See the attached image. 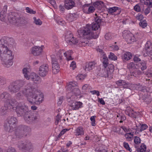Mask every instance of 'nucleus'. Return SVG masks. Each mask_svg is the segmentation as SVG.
Instances as JSON below:
<instances>
[{"instance_id":"obj_49","label":"nucleus","mask_w":152,"mask_h":152,"mask_svg":"<svg viewBox=\"0 0 152 152\" xmlns=\"http://www.w3.org/2000/svg\"><path fill=\"white\" fill-rule=\"evenodd\" d=\"M134 142L136 144H139L141 142V139L138 137L135 136L134 137Z\"/></svg>"},{"instance_id":"obj_15","label":"nucleus","mask_w":152,"mask_h":152,"mask_svg":"<svg viewBox=\"0 0 152 152\" xmlns=\"http://www.w3.org/2000/svg\"><path fill=\"white\" fill-rule=\"evenodd\" d=\"M100 24L95 23H92L91 25H87L86 28H85V31H84V32H85L86 31H87L88 33L89 34L90 32V30L96 31L98 30Z\"/></svg>"},{"instance_id":"obj_10","label":"nucleus","mask_w":152,"mask_h":152,"mask_svg":"<svg viewBox=\"0 0 152 152\" xmlns=\"http://www.w3.org/2000/svg\"><path fill=\"white\" fill-rule=\"evenodd\" d=\"M92 31L90 30V32L88 34L87 31H86L85 32V29L79 30L78 31V33L79 34V37H83L84 38H86L87 39H91L93 38L94 39H96L98 38L99 36V32L98 34L96 33H94L92 32Z\"/></svg>"},{"instance_id":"obj_16","label":"nucleus","mask_w":152,"mask_h":152,"mask_svg":"<svg viewBox=\"0 0 152 152\" xmlns=\"http://www.w3.org/2000/svg\"><path fill=\"white\" fill-rule=\"evenodd\" d=\"M69 35V37H67V43L69 44L72 45L73 43L74 44L77 43L78 42L77 40H75L74 39V38L72 33L70 31H67V37Z\"/></svg>"},{"instance_id":"obj_54","label":"nucleus","mask_w":152,"mask_h":152,"mask_svg":"<svg viewBox=\"0 0 152 152\" xmlns=\"http://www.w3.org/2000/svg\"><path fill=\"white\" fill-rule=\"evenodd\" d=\"M5 83V79L3 77L0 76V85H3Z\"/></svg>"},{"instance_id":"obj_56","label":"nucleus","mask_w":152,"mask_h":152,"mask_svg":"<svg viewBox=\"0 0 152 152\" xmlns=\"http://www.w3.org/2000/svg\"><path fill=\"white\" fill-rule=\"evenodd\" d=\"M95 23L100 24L102 21V20L99 17H96L94 18Z\"/></svg>"},{"instance_id":"obj_39","label":"nucleus","mask_w":152,"mask_h":152,"mask_svg":"<svg viewBox=\"0 0 152 152\" xmlns=\"http://www.w3.org/2000/svg\"><path fill=\"white\" fill-rule=\"evenodd\" d=\"M6 12H4L2 11L0 12V20L1 21H4L5 20V18L6 17Z\"/></svg>"},{"instance_id":"obj_30","label":"nucleus","mask_w":152,"mask_h":152,"mask_svg":"<svg viewBox=\"0 0 152 152\" xmlns=\"http://www.w3.org/2000/svg\"><path fill=\"white\" fill-rule=\"evenodd\" d=\"M9 106H10L9 105L5 104L4 106L1 107L0 109V112L1 113L2 115H4L6 113L8 108Z\"/></svg>"},{"instance_id":"obj_6","label":"nucleus","mask_w":152,"mask_h":152,"mask_svg":"<svg viewBox=\"0 0 152 152\" xmlns=\"http://www.w3.org/2000/svg\"><path fill=\"white\" fill-rule=\"evenodd\" d=\"M30 130V128L24 125H20L18 126L15 131V135L17 138L20 139L23 137L24 134Z\"/></svg>"},{"instance_id":"obj_50","label":"nucleus","mask_w":152,"mask_h":152,"mask_svg":"<svg viewBox=\"0 0 152 152\" xmlns=\"http://www.w3.org/2000/svg\"><path fill=\"white\" fill-rule=\"evenodd\" d=\"M95 10V9L92 6H91L89 7L88 10V12H86L87 14H90L91 13L93 12Z\"/></svg>"},{"instance_id":"obj_33","label":"nucleus","mask_w":152,"mask_h":152,"mask_svg":"<svg viewBox=\"0 0 152 152\" xmlns=\"http://www.w3.org/2000/svg\"><path fill=\"white\" fill-rule=\"evenodd\" d=\"M67 102H68V105L72 107L73 110H74V107H75L76 102L75 101L71 100L69 98H67Z\"/></svg>"},{"instance_id":"obj_7","label":"nucleus","mask_w":152,"mask_h":152,"mask_svg":"<svg viewBox=\"0 0 152 152\" xmlns=\"http://www.w3.org/2000/svg\"><path fill=\"white\" fill-rule=\"evenodd\" d=\"M26 81L23 80H17L9 86V90L12 93L17 92L26 84Z\"/></svg>"},{"instance_id":"obj_42","label":"nucleus","mask_w":152,"mask_h":152,"mask_svg":"<svg viewBox=\"0 0 152 152\" xmlns=\"http://www.w3.org/2000/svg\"><path fill=\"white\" fill-rule=\"evenodd\" d=\"M139 25L142 28H144L147 26V23L145 20H141L139 23Z\"/></svg>"},{"instance_id":"obj_46","label":"nucleus","mask_w":152,"mask_h":152,"mask_svg":"<svg viewBox=\"0 0 152 152\" xmlns=\"http://www.w3.org/2000/svg\"><path fill=\"white\" fill-rule=\"evenodd\" d=\"M118 9V7H114L111 8H110L108 9V11L109 12L111 13L115 12Z\"/></svg>"},{"instance_id":"obj_48","label":"nucleus","mask_w":152,"mask_h":152,"mask_svg":"<svg viewBox=\"0 0 152 152\" xmlns=\"http://www.w3.org/2000/svg\"><path fill=\"white\" fill-rule=\"evenodd\" d=\"M26 12L31 14H35L36 13L35 11H34L33 10L30 9L29 7H26Z\"/></svg>"},{"instance_id":"obj_36","label":"nucleus","mask_w":152,"mask_h":152,"mask_svg":"<svg viewBox=\"0 0 152 152\" xmlns=\"http://www.w3.org/2000/svg\"><path fill=\"white\" fill-rule=\"evenodd\" d=\"M23 73L24 74V77L26 79L29 76L28 74L29 73V69L28 67L24 68L22 70Z\"/></svg>"},{"instance_id":"obj_12","label":"nucleus","mask_w":152,"mask_h":152,"mask_svg":"<svg viewBox=\"0 0 152 152\" xmlns=\"http://www.w3.org/2000/svg\"><path fill=\"white\" fill-rule=\"evenodd\" d=\"M38 93H39V92L34 94V97L29 100V102L31 104L39 105L42 103L43 100V96L41 95L38 96Z\"/></svg>"},{"instance_id":"obj_59","label":"nucleus","mask_w":152,"mask_h":152,"mask_svg":"<svg viewBox=\"0 0 152 152\" xmlns=\"http://www.w3.org/2000/svg\"><path fill=\"white\" fill-rule=\"evenodd\" d=\"M90 92L92 94H96L98 96L100 95L99 92V91L94 90L93 91H91Z\"/></svg>"},{"instance_id":"obj_38","label":"nucleus","mask_w":152,"mask_h":152,"mask_svg":"<svg viewBox=\"0 0 152 152\" xmlns=\"http://www.w3.org/2000/svg\"><path fill=\"white\" fill-rule=\"evenodd\" d=\"M34 23L37 25L40 26L42 25V22L40 19H37L36 17L33 18Z\"/></svg>"},{"instance_id":"obj_61","label":"nucleus","mask_w":152,"mask_h":152,"mask_svg":"<svg viewBox=\"0 0 152 152\" xmlns=\"http://www.w3.org/2000/svg\"><path fill=\"white\" fill-rule=\"evenodd\" d=\"M70 67H72L73 70H74L76 67L75 62L74 61H72L70 65Z\"/></svg>"},{"instance_id":"obj_31","label":"nucleus","mask_w":152,"mask_h":152,"mask_svg":"<svg viewBox=\"0 0 152 152\" xmlns=\"http://www.w3.org/2000/svg\"><path fill=\"white\" fill-rule=\"evenodd\" d=\"M146 148V145L142 143L140 146V148L137 149V152H145Z\"/></svg>"},{"instance_id":"obj_60","label":"nucleus","mask_w":152,"mask_h":152,"mask_svg":"<svg viewBox=\"0 0 152 152\" xmlns=\"http://www.w3.org/2000/svg\"><path fill=\"white\" fill-rule=\"evenodd\" d=\"M133 61L135 63H137L141 61V59L138 56H135L133 58Z\"/></svg>"},{"instance_id":"obj_2","label":"nucleus","mask_w":152,"mask_h":152,"mask_svg":"<svg viewBox=\"0 0 152 152\" xmlns=\"http://www.w3.org/2000/svg\"><path fill=\"white\" fill-rule=\"evenodd\" d=\"M22 92L27 98V100L29 102V100L34 97V94L38 93V91L33 86L32 84L29 83L25 86V88L22 91Z\"/></svg>"},{"instance_id":"obj_21","label":"nucleus","mask_w":152,"mask_h":152,"mask_svg":"<svg viewBox=\"0 0 152 152\" xmlns=\"http://www.w3.org/2000/svg\"><path fill=\"white\" fill-rule=\"evenodd\" d=\"M132 56V54L131 53L126 52L122 55L121 57L123 61H125L130 60Z\"/></svg>"},{"instance_id":"obj_37","label":"nucleus","mask_w":152,"mask_h":152,"mask_svg":"<svg viewBox=\"0 0 152 152\" xmlns=\"http://www.w3.org/2000/svg\"><path fill=\"white\" fill-rule=\"evenodd\" d=\"M23 95H24L21 91H20L15 94V97L17 99L20 100L23 99Z\"/></svg>"},{"instance_id":"obj_43","label":"nucleus","mask_w":152,"mask_h":152,"mask_svg":"<svg viewBox=\"0 0 152 152\" xmlns=\"http://www.w3.org/2000/svg\"><path fill=\"white\" fill-rule=\"evenodd\" d=\"M127 67L129 69H135L137 68L135 64L133 62H131L128 64Z\"/></svg>"},{"instance_id":"obj_3","label":"nucleus","mask_w":152,"mask_h":152,"mask_svg":"<svg viewBox=\"0 0 152 152\" xmlns=\"http://www.w3.org/2000/svg\"><path fill=\"white\" fill-rule=\"evenodd\" d=\"M11 95L7 92H4L0 94V101L4 99L5 104L14 107L17 103V101L15 98L11 97Z\"/></svg>"},{"instance_id":"obj_34","label":"nucleus","mask_w":152,"mask_h":152,"mask_svg":"<svg viewBox=\"0 0 152 152\" xmlns=\"http://www.w3.org/2000/svg\"><path fill=\"white\" fill-rule=\"evenodd\" d=\"M78 17V15L76 13H73L70 14L68 16V20L69 22H71L73 21L74 19Z\"/></svg>"},{"instance_id":"obj_19","label":"nucleus","mask_w":152,"mask_h":152,"mask_svg":"<svg viewBox=\"0 0 152 152\" xmlns=\"http://www.w3.org/2000/svg\"><path fill=\"white\" fill-rule=\"evenodd\" d=\"M40 78V77L37 74L34 72H32L31 73L26 79L34 81L35 83H37L39 80Z\"/></svg>"},{"instance_id":"obj_14","label":"nucleus","mask_w":152,"mask_h":152,"mask_svg":"<svg viewBox=\"0 0 152 152\" xmlns=\"http://www.w3.org/2000/svg\"><path fill=\"white\" fill-rule=\"evenodd\" d=\"M49 71L48 65L46 64H43L39 68V74L41 76L45 77L48 74Z\"/></svg>"},{"instance_id":"obj_41","label":"nucleus","mask_w":152,"mask_h":152,"mask_svg":"<svg viewBox=\"0 0 152 152\" xmlns=\"http://www.w3.org/2000/svg\"><path fill=\"white\" fill-rule=\"evenodd\" d=\"M66 0H65V3L64 5H62L61 4L59 6L60 10L62 13H64V12L65 8L66 9Z\"/></svg>"},{"instance_id":"obj_20","label":"nucleus","mask_w":152,"mask_h":152,"mask_svg":"<svg viewBox=\"0 0 152 152\" xmlns=\"http://www.w3.org/2000/svg\"><path fill=\"white\" fill-rule=\"evenodd\" d=\"M137 84H133L130 83L128 82H126V81L124 82V83L123 84V87L124 88H126L129 89L131 90H133L134 89V88L136 86H137Z\"/></svg>"},{"instance_id":"obj_40","label":"nucleus","mask_w":152,"mask_h":152,"mask_svg":"<svg viewBox=\"0 0 152 152\" xmlns=\"http://www.w3.org/2000/svg\"><path fill=\"white\" fill-rule=\"evenodd\" d=\"M103 59L104 60L103 62V64L104 68H106L108 64V59L107 57L106 56H104L103 57Z\"/></svg>"},{"instance_id":"obj_64","label":"nucleus","mask_w":152,"mask_h":152,"mask_svg":"<svg viewBox=\"0 0 152 152\" xmlns=\"http://www.w3.org/2000/svg\"><path fill=\"white\" fill-rule=\"evenodd\" d=\"M6 152H16L15 149L13 147H9Z\"/></svg>"},{"instance_id":"obj_4","label":"nucleus","mask_w":152,"mask_h":152,"mask_svg":"<svg viewBox=\"0 0 152 152\" xmlns=\"http://www.w3.org/2000/svg\"><path fill=\"white\" fill-rule=\"evenodd\" d=\"M18 121L17 118L14 117H8L7 121L4 124L5 130L8 132H12L16 127L18 124Z\"/></svg>"},{"instance_id":"obj_32","label":"nucleus","mask_w":152,"mask_h":152,"mask_svg":"<svg viewBox=\"0 0 152 152\" xmlns=\"http://www.w3.org/2000/svg\"><path fill=\"white\" fill-rule=\"evenodd\" d=\"M75 133L77 135H83L84 133L83 128L81 127H78L75 130Z\"/></svg>"},{"instance_id":"obj_57","label":"nucleus","mask_w":152,"mask_h":152,"mask_svg":"<svg viewBox=\"0 0 152 152\" xmlns=\"http://www.w3.org/2000/svg\"><path fill=\"white\" fill-rule=\"evenodd\" d=\"M61 116H60L59 114H58L56 116V121L55 122V124L56 125L58 124V122L59 121H60V117Z\"/></svg>"},{"instance_id":"obj_9","label":"nucleus","mask_w":152,"mask_h":152,"mask_svg":"<svg viewBox=\"0 0 152 152\" xmlns=\"http://www.w3.org/2000/svg\"><path fill=\"white\" fill-rule=\"evenodd\" d=\"M23 118L26 123L31 124L38 121L40 116L37 113H32L29 111Z\"/></svg>"},{"instance_id":"obj_58","label":"nucleus","mask_w":152,"mask_h":152,"mask_svg":"<svg viewBox=\"0 0 152 152\" xmlns=\"http://www.w3.org/2000/svg\"><path fill=\"white\" fill-rule=\"evenodd\" d=\"M123 145L124 147L127 150L130 151L131 150V148H130L129 145L128 143L125 142H124Z\"/></svg>"},{"instance_id":"obj_24","label":"nucleus","mask_w":152,"mask_h":152,"mask_svg":"<svg viewBox=\"0 0 152 152\" xmlns=\"http://www.w3.org/2000/svg\"><path fill=\"white\" fill-rule=\"evenodd\" d=\"M94 6L98 8L99 10H101L102 7L104 6V3L102 1H96L93 4Z\"/></svg>"},{"instance_id":"obj_1","label":"nucleus","mask_w":152,"mask_h":152,"mask_svg":"<svg viewBox=\"0 0 152 152\" xmlns=\"http://www.w3.org/2000/svg\"><path fill=\"white\" fill-rule=\"evenodd\" d=\"M14 42L13 38L7 37H4L0 40V58L2 64L7 67H10L13 64L12 60L14 57L8 46L13 44Z\"/></svg>"},{"instance_id":"obj_51","label":"nucleus","mask_w":152,"mask_h":152,"mask_svg":"<svg viewBox=\"0 0 152 152\" xmlns=\"http://www.w3.org/2000/svg\"><path fill=\"white\" fill-rule=\"evenodd\" d=\"M82 104L81 102H76V104L75 106V107H74V110H76L79 109L81 107V106Z\"/></svg>"},{"instance_id":"obj_13","label":"nucleus","mask_w":152,"mask_h":152,"mask_svg":"<svg viewBox=\"0 0 152 152\" xmlns=\"http://www.w3.org/2000/svg\"><path fill=\"white\" fill-rule=\"evenodd\" d=\"M123 36L129 43H131L135 41V38L134 34L129 31H124L123 33Z\"/></svg>"},{"instance_id":"obj_28","label":"nucleus","mask_w":152,"mask_h":152,"mask_svg":"<svg viewBox=\"0 0 152 152\" xmlns=\"http://www.w3.org/2000/svg\"><path fill=\"white\" fill-rule=\"evenodd\" d=\"M64 55L66 58V53L64 52L63 50L58 51L57 53V57L59 58L60 60H62L63 55Z\"/></svg>"},{"instance_id":"obj_5","label":"nucleus","mask_w":152,"mask_h":152,"mask_svg":"<svg viewBox=\"0 0 152 152\" xmlns=\"http://www.w3.org/2000/svg\"><path fill=\"white\" fill-rule=\"evenodd\" d=\"M29 111L28 106L25 105L24 103L21 102H17L16 111L18 116L23 117Z\"/></svg>"},{"instance_id":"obj_35","label":"nucleus","mask_w":152,"mask_h":152,"mask_svg":"<svg viewBox=\"0 0 152 152\" xmlns=\"http://www.w3.org/2000/svg\"><path fill=\"white\" fill-rule=\"evenodd\" d=\"M70 93H72V94H74L77 95H79L81 94V92L78 88H75V87L73 90H72V91H70Z\"/></svg>"},{"instance_id":"obj_55","label":"nucleus","mask_w":152,"mask_h":152,"mask_svg":"<svg viewBox=\"0 0 152 152\" xmlns=\"http://www.w3.org/2000/svg\"><path fill=\"white\" fill-rule=\"evenodd\" d=\"M134 10L137 12H139L141 11V8L140 5L137 4L134 7Z\"/></svg>"},{"instance_id":"obj_26","label":"nucleus","mask_w":152,"mask_h":152,"mask_svg":"<svg viewBox=\"0 0 152 152\" xmlns=\"http://www.w3.org/2000/svg\"><path fill=\"white\" fill-rule=\"evenodd\" d=\"M95 64L94 62H90L87 63L86 65V70L89 71L91 70L95 67Z\"/></svg>"},{"instance_id":"obj_29","label":"nucleus","mask_w":152,"mask_h":152,"mask_svg":"<svg viewBox=\"0 0 152 152\" xmlns=\"http://www.w3.org/2000/svg\"><path fill=\"white\" fill-rule=\"evenodd\" d=\"M108 68L106 69L107 71L110 74V75L112 74L114 70V67L112 64H110L108 65Z\"/></svg>"},{"instance_id":"obj_18","label":"nucleus","mask_w":152,"mask_h":152,"mask_svg":"<svg viewBox=\"0 0 152 152\" xmlns=\"http://www.w3.org/2000/svg\"><path fill=\"white\" fill-rule=\"evenodd\" d=\"M44 46H41V47L35 46L33 47L32 49V53L35 56L39 55L42 51Z\"/></svg>"},{"instance_id":"obj_63","label":"nucleus","mask_w":152,"mask_h":152,"mask_svg":"<svg viewBox=\"0 0 152 152\" xmlns=\"http://www.w3.org/2000/svg\"><path fill=\"white\" fill-rule=\"evenodd\" d=\"M144 18L142 14H138L136 16L137 19L139 20H142V19Z\"/></svg>"},{"instance_id":"obj_53","label":"nucleus","mask_w":152,"mask_h":152,"mask_svg":"<svg viewBox=\"0 0 152 152\" xmlns=\"http://www.w3.org/2000/svg\"><path fill=\"white\" fill-rule=\"evenodd\" d=\"M148 127V126L145 124H142L141 126L140 132H141L146 129Z\"/></svg>"},{"instance_id":"obj_27","label":"nucleus","mask_w":152,"mask_h":152,"mask_svg":"<svg viewBox=\"0 0 152 152\" xmlns=\"http://www.w3.org/2000/svg\"><path fill=\"white\" fill-rule=\"evenodd\" d=\"M75 4L74 1L72 0H67V10L72 9L75 7Z\"/></svg>"},{"instance_id":"obj_11","label":"nucleus","mask_w":152,"mask_h":152,"mask_svg":"<svg viewBox=\"0 0 152 152\" xmlns=\"http://www.w3.org/2000/svg\"><path fill=\"white\" fill-rule=\"evenodd\" d=\"M51 58L52 72L53 74H56L59 71V64L54 56H51Z\"/></svg>"},{"instance_id":"obj_25","label":"nucleus","mask_w":152,"mask_h":152,"mask_svg":"<svg viewBox=\"0 0 152 152\" xmlns=\"http://www.w3.org/2000/svg\"><path fill=\"white\" fill-rule=\"evenodd\" d=\"M136 66H139L138 67H140L142 71H144L147 68L146 65V62L143 60L141 62L138 64H136Z\"/></svg>"},{"instance_id":"obj_22","label":"nucleus","mask_w":152,"mask_h":152,"mask_svg":"<svg viewBox=\"0 0 152 152\" xmlns=\"http://www.w3.org/2000/svg\"><path fill=\"white\" fill-rule=\"evenodd\" d=\"M78 83L76 82L73 81L69 82V84L67 86V91H72L75 87L77 86Z\"/></svg>"},{"instance_id":"obj_17","label":"nucleus","mask_w":152,"mask_h":152,"mask_svg":"<svg viewBox=\"0 0 152 152\" xmlns=\"http://www.w3.org/2000/svg\"><path fill=\"white\" fill-rule=\"evenodd\" d=\"M145 50L148 55H152V43L147 41L145 45Z\"/></svg>"},{"instance_id":"obj_62","label":"nucleus","mask_w":152,"mask_h":152,"mask_svg":"<svg viewBox=\"0 0 152 152\" xmlns=\"http://www.w3.org/2000/svg\"><path fill=\"white\" fill-rule=\"evenodd\" d=\"M9 21L12 23H15L16 21V18L14 15V17H12V18H10V19H9L8 20Z\"/></svg>"},{"instance_id":"obj_23","label":"nucleus","mask_w":152,"mask_h":152,"mask_svg":"<svg viewBox=\"0 0 152 152\" xmlns=\"http://www.w3.org/2000/svg\"><path fill=\"white\" fill-rule=\"evenodd\" d=\"M99 76L102 77H108L110 75V74L106 70V68H104L103 69L101 70L99 73Z\"/></svg>"},{"instance_id":"obj_52","label":"nucleus","mask_w":152,"mask_h":152,"mask_svg":"<svg viewBox=\"0 0 152 152\" xmlns=\"http://www.w3.org/2000/svg\"><path fill=\"white\" fill-rule=\"evenodd\" d=\"M125 82V81L124 80H119L116 82V84H117L118 86H123V84H124Z\"/></svg>"},{"instance_id":"obj_44","label":"nucleus","mask_w":152,"mask_h":152,"mask_svg":"<svg viewBox=\"0 0 152 152\" xmlns=\"http://www.w3.org/2000/svg\"><path fill=\"white\" fill-rule=\"evenodd\" d=\"M108 58L109 59L112 60H116L117 59V57L115 54L111 52L110 53V55L108 56Z\"/></svg>"},{"instance_id":"obj_8","label":"nucleus","mask_w":152,"mask_h":152,"mask_svg":"<svg viewBox=\"0 0 152 152\" xmlns=\"http://www.w3.org/2000/svg\"><path fill=\"white\" fill-rule=\"evenodd\" d=\"M17 145L19 149L24 150L25 152H31L33 149L32 143L28 141H20L18 142Z\"/></svg>"},{"instance_id":"obj_47","label":"nucleus","mask_w":152,"mask_h":152,"mask_svg":"<svg viewBox=\"0 0 152 152\" xmlns=\"http://www.w3.org/2000/svg\"><path fill=\"white\" fill-rule=\"evenodd\" d=\"M86 76L85 74L83 75L82 74H79L76 77V79L78 80H83L85 77Z\"/></svg>"},{"instance_id":"obj_45","label":"nucleus","mask_w":152,"mask_h":152,"mask_svg":"<svg viewBox=\"0 0 152 152\" xmlns=\"http://www.w3.org/2000/svg\"><path fill=\"white\" fill-rule=\"evenodd\" d=\"M137 85H138V86H136L135 87H137V88H138V89H137L139 91H141L143 92H145V91H146L147 90L146 89L143 87H142V85H140V83H139Z\"/></svg>"}]
</instances>
